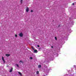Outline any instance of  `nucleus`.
Returning a JSON list of instances; mask_svg holds the SVG:
<instances>
[{
	"label": "nucleus",
	"mask_w": 76,
	"mask_h": 76,
	"mask_svg": "<svg viewBox=\"0 0 76 76\" xmlns=\"http://www.w3.org/2000/svg\"><path fill=\"white\" fill-rule=\"evenodd\" d=\"M5 56L7 57H9V56H10V54H6Z\"/></svg>",
	"instance_id": "7ed1b4c3"
},
{
	"label": "nucleus",
	"mask_w": 76,
	"mask_h": 76,
	"mask_svg": "<svg viewBox=\"0 0 76 76\" xmlns=\"http://www.w3.org/2000/svg\"><path fill=\"white\" fill-rule=\"evenodd\" d=\"M19 36H20V37H22V36H23V34H22V33H20L19 34Z\"/></svg>",
	"instance_id": "f257e3e1"
},
{
	"label": "nucleus",
	"mask_w": 76,
	"mask_h": 76,
	"mask_svg": "<svg viewBox=\"0 0 76 76\" xmlns=\"http://www.w3.org/2000/svg\"><path fill=\"white\" fill-rule=\"evenodd\" d=\"M26 10V12H28L29 11V8L28 7H27Z\"/></svg>",
	"instance_id": "f03ea898"
},
{
	"label": "nucleus",
	"mask_w": 76,
	"mask_h": 76,
	"mask_svg": "<svg viewBox=\"0 0 76 76\" xmlns=\"http://www.w3.org/2000/svg\"><path fill=\"white\" fill-rule=\"evenodd\" d=\"M30 59H31V60H32V57H31L30 58Z\"/></svg>",
	"instance_id": "2eb2a0df"
},
{
	"label": "nucleus",
	"mask_w": 76,
	"mask_h": 76,
	"mask_svg": "<svg viewBox=\"0 0 76 76\" xmlns=\"http://www.w3.org/2000/svg\"><path fill=\"white\" fill-rule=\"evenodd\" d=\"M51 47H52V48H53V46H52Z\"/></svg>",
	"instance_id": "aec40b11"
},
{
	"label": "nucleus",
	"mask_w": 76,
	"mask_h": 76,
	"mask_svg": "<svg viewBox=\"0 0 76 76\" xmlns=\"http://www.w3.org/2000/svg\"><path fill=\"white\" fill-rule=\"evenodd\" d=\"M31 48L33 50H34V48L33 47H31Z\"/></svg>",
	"instance_id": "1a4fd4ad"
},
{
	"label": "nucleus",
	"mask_w": 76,
	"mask_h": 76,
	"mask_svg": "<svg viewBox=\"0 0 76 76\" xmlns=\"http://www.w3.org/2000/svg\"><path fill=\"white\" fill-rule=\"evenodd\" d=\"M55 39H56V40H57V37H55Z\"/></svg>",
	"instance_id": "9d476101"
},
{
	"label": "nucleus",
	"mask_w": 76,
	"mask_h": 76,
	"mask_svg": "<svg viewBox=\"0 0 76 76\" xmlns=\"http://www.w3.org/2000/svg\"><path fill=\"white\" fill-rule=\"evenodd\" d=\"M16 65L17 66V67H19V65L18 64H16Z\"/></svg>",
	"instance_id": "4468645a"
},
{
	"label": "nucleus",
	"mask_w": 76,
	"mask_h": 76,
	"mask_svg": "<svg viewBox=\"0 0 76 76\" xmlns=\"http://www.w3.org/2000/svg\"><path fill=\"white\" fill-rule=\"evenodd\" d=\"M20 63H23V62L22 61H20L19 62Z\"/></svg>",
	"instance_id": "0eeeda50"
},
{
	"label": "nucleus",
	"mask_w": 76,
	"mask_h": 76,
	"mask_svg": "<svg viewBox=\"0 0 76 76\" xmlns=\"http://www.w3.org/2000/svg\"><path fill=\"white\" fill-rule=\"evenodd\" d=\"M34 53H38V51L37 50H34Z\"/></svg>",
	"instance_id": "20e7f679"
},
{
	"label": "nucleus",
	"mask_w": 76,
	"mask_h": 76,
	"mask_svg": "<svg viewBox=\"0 0 76 76\" xmlns=\"http://www.w3.org/2000/svg\"><path fill=\"white\" fill-rule=\"evenodd\" d=\"M18 37V36L17 35L15 34V37Z\"/></svg>",
	"instance_id": "dca6fc26"
},
{
	"label": "nucleus",
	"mask_w": 76,
	"mask_h": 76,
	"mask_svg": "<svg viewBox=\"0 0 76 76\" xmlns=\"http://www.w3.org/2000/svg\"><path fill=\"white\" fill-rule=\"evenodd\" d=\"M18 73L19 74V75H21V73H20V72H18Z\"/></svg>",
	"instance_id": "ddd939ff"
},
{
	"label": "nucleus",
	"mask_w": 76,
	"mask_h": 76,
	"mask_svg": "<svg viewBox=\"0 0 76 76\" xmlns=\"http://www.w3.org/2000/svg\"><path fill=\"white\" fill-rule=\"evenodd\" d=\"M74 4H74V3L72 4L73 5H74Z\"/></svg>",
	"instance_id": "6ab92c4d"
},
{
	"label": "nucleus",
	"mask_w": 76,
	"mask_h": 76,
	"mask_svg": "<svg viewBox=\"0 0 76 76\" xmlns=\"http://www.w3.org/2000/svg\"><path fill=\"white\" fill-rule=\"evenodd\" d=\"M2 60L4 62V63H5V62L4 61V58H3V57H2Z\"/></svg>",
	"instance_id": "423d86ee"
},
{
	"label": "nucleus",
	"mask_w": 76,
	"mask_h": 76,
	"mask_svg": "<svg viewBox=\"0 0 76 76\" xmlns=\"http://www.w3.org/2000/svg\"><path fill=\"white\" fill-rule=\"evenodd\" d=\"M39 68H40V67H41V65H38V66Z\"/></svg>",
	"instance_id": "6e6552de"
},
{
	"label": "nucleus",
	"mask_w": 76,
	"mask_h": 76,
	"mask_svg": "<svg viewBox=\"0 0 76 76\" xmlns=\"http://www.w3.org/2000/svg\"><path fill=\"white\" fill-rule=\"evenodd\" d=\"M37 47H39V45H37Z\"/></svg>",
	"instance_id": "f3484780"
},
{
	"label": "nucleus",
	"mask_w": 76,
	"mask_h": 76,
	"mask_svg": "<svg viewBox=\"0 0 76 76\" xmlns=\"http://www.w3.org/2000/svg\"><path fill=\"white\" fill-rule=\"evenodd\" d=\"M31 12H33V10H31Z\"/></svg>",
	"instance_id": "a211bd4d"
},
{
	"label": "nucleus",
	"mask_w": 76,
	"mask_h": 76,
	"mask_svg": "<svg viewBox=\"0 0 76 76\" xmlns=\"http://www.w3.org/2000/svg\"><path fill=\"white\" fill-rule=\"evenodd\" d=\"M13 70V68H11L10 70V72H12V70Z\"/></svg>",
	"instance_id": "39448f33"
},
{
	"label": "nucleus",
	"mask_w": 76,
	"mask_h": 76,
	"mask_svg": "<svg viewBox=\"0 0 76 76\" xmlns=\"http://www.w3.org/2000/svg\"><path fill=\"white\" fill-rule=\"evenodd\" d=\"M22 1H23V0H20V3H22Z\"/></svg>",
	"instance_id": "f8f14e48"
},
{
	"label": "nucleus",
	"mask_w": 76,
	"mask_h": 76,
	"mask_svg": "<svg viewBox=\"0 0 76 76\" xmlns=\"http://www.w3.org/2000/svg\"><path fill=\"white\" fill-rule=\"evenodd\" d=\"M39 73V71H37V74H38Z\"/></svg>",
	"instance_id": "9b49d317"
}]
</instances>
